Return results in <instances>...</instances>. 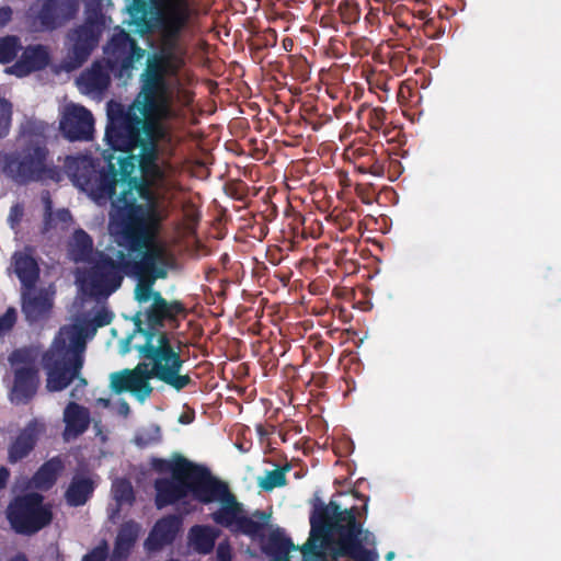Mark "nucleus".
<instances>
[{
  "instance_id": "nucleus-27",
  "label": "nucleus",
  "mask_w": 561,
  "mask_h": 561,
  "mask_svg": "<svg viewBox=\"0 0 561 561\" xmlns=\"http://www.w3.org/2000/svg\"><path fill=\"white\" fill-rule=\"evenodd\" d=\"M96 488L95 482L88 476L75 474L65 491V501L71 507L87 504Z\"/></svg>"
},
{
  "instance_id": "nucleus-26",
  "label": "nucleus",
  "mask_w": 561,
  "mask_h": 561,
  "mask_svg": "<svg viewBox=\"0 0 561 561\" xmlns=\"http://www.w3.org/2000/svg\"><path fill=\"white\" fill-rule=\"evenodd\" d=\"M110 71H112V67H110L107 59L105 61H94L90 68L80 75L77 80L78 84L87 93L102 94L111 84Z\"/></svg>"
},
{
  "instance_id": "nucleus-16",
  "label": "nucleus",
  "mask_w": 561,
  "mask_h": 561,
  "mask_svg": "<svg viewBox=\"0 0 561 561\" xmlns=\"http://www.w3.org/2000/svg\"><path fill=\"white\" fill-rule=\"evenodd\" d=\"M105 53L112 71H118L119 76L129 72L134 68V64L139 61L145 55V50L124 30L113 34Z\"/></svg>"
},
{
  "instance_id": "nucleus-24",
  "label": "nucleus",
  "mask_w": 561,
  "mask_h": 561,
  "mask_svg": "<svg viewBox=\"0 0 561 561\" xmlns=\"http://www.w3.org/2000/svg\"><path fill=\"white\" fill-rule=\"evenodd\" d=\"M182 525V517L175 514H170L158 519L147 539L149 549L160 550L165 546L172 545L176 539Z\"/></svg>"
},
{
  "instance_id": "nucleus-33",
  "label": "nucleus",
  "mask_w": 561,
  "mask_h": 561,
  "mask_svg": "<svg viewBox=\"0 0 561 561\" xmlns=\"http://www.w3.org/2000/svg\"><path fill=\"white\" fill-rule=\"evenodd\" d=\"M64 470V462L56 456L45 461L32 478L34 486L42 491L51 489L60 472Z\"/></svg>"
},
{
  "instance_id": "nucleus-8",
  "label": "nucleus",
  "mask_w": 561,
  "mask_h": 561,
  "mask_svg": "<svg viewBox=\"0 0 561 561\" xmlns=\"http://www.w3.org/2000/svg\"><path fill=\"white\" fill-rule=\"evenodd\" d=\"M154 339L148 337L142 345L136 348L139 356L149 360L151 369L147 368L149 380L156 378L176 391H181L191 383L193 379L188 374H181L184 359L179 351H175L167 332H160Z\"/></svg>"
},
{
  "instance_id": "nucleus-50",
  "label": "nucleus",
  "mask_w": 561,
  "mask_h": 561,
  "mask_svg": "<svg viewBox=\"0 0 561 561\" xmlns=\"http://www.w3.org/2000/svg\"><path fill=\"white\" fill-rule=\"evenodd\" d=\"M216 558L217 561H231L232 560V553H231V547L228 542H220L216 550Z\"/></svg>"
},
{
  "instance_id": "nucleus-20",
  "label": "nucleus",
  "mask_w": 561,
  "mask_h": 561,
  "mask_svg": "<svg viewBox=\"0 0 561 561\" xmlns=\"http://www.w3.org/2000/svg\"><path fill=\"white\" fill-rule=\"evenodd\" d=\"M79 4L77 0H45L35 16L38 31H54L71 20Z\"/></svg>"
},
{
  "instance_id": "nucleus-11",
  "label": "nucleus",
  "mask_w": 561,
  "mask_h": 561,
  "mask_svg": "<svg viewBox=\"0 0 561 561\" xmlns=\"http://www.w3.org/2000/svg\"><path fill=\"white\" fill-rule=\"evenodd\" d=\"M105 28V15L101 8L94 7L85 11L83 23L70 28L66 34L67 68L81 67L98 47Z\"/></svg>"
},
{
  "instance_id": "nucleus-9",
  "label": "nucleus",
  "mask_w": 561,
  "mask_h": 561,
  "mask_svg": "<svg viewBox=\"0 0 561 561\" xmlns=\"http://www.w3.org/2000/svg\"><path fill=\"white\" fill-rule=\"evenodd\" d=\"M117 215L123 244L130 252H137L153 242L162 222L168 217V211L162 209L156 199L150 203L125 207V211Z\"/></svg>"
},
{
  "instance_id": "nucleus-38",
  "label": "nucleus",
  "mask_w": 561,
  "mask_h": 561,
  "mask_svg": "<svg viewBox=\"0 0 561 561\" xmlns=\"http://www.w3.org/2000/svg\"><path fill=\"white\" fill-rule=\"evenodd\" d=\"M289 470L290 465L286 463L283 467L266 471L264 477L259 478L257 484L263 491L266 492L273 491L276 488H283L287 485L286 473Z\"/></svg>"
},
{
  "instance_id": "nucleus-15",
  "label": "nucleus",
  "mask_w": 561,
  "mask_h": 561,
  "mask_svg": "<svg viewBox=\"0 0 561 561\" xmlns=\"http://www.w3.org/2000/svg\"><path fill=\"white\" fill-rule=\"evenodd\" d=\"M184 312L185 307L181 301H168L160 291H156L152 304L145 312L147 328H142L141 313H137L134 318L136 331L141 333L145 339L158 337L159 330L164 327L165 321L175 320L179 314Z\"/></svg>"
},
{
  "instance_id": "nucleus-18",
  "label": "nucleus",
  "mask_w": 561,
  "mask_h": 561,
  "mask_svg": "<svg viewBox=\"0 0 561 561\" xmlns=\"http://www.w3.org/2000/svg\"><path fill=\"white\" fill-rule=\"evenodd\" d=\"M174 121H158L150 135H145L138 145L140 152L138 154V165L140 172L159 164L160 144L171 146L174 140L173 126Z\"/></svg>"
},
{
  "instance_id": "nucleus-53",
  "label": "nucleus",
  "mask_w": 561,
  "mask_h": 561,
  "mask_svg": "<svg viewBox=\"0 0 561 561\" xmlns=\"http://www.w3.org/2000/svg\"><path fill=\"white\" fill-rule=\"evenodd\" d=\"M12 19V9L10 7L0 8V30L3 28Z\"/></svg>"
},
{
  "instance_id": "nucleus-61",
  "label": "nucleus",
  "mask_w": 561,
  "mask_h": 561,
  "mask_svg": "<svg viewBox=\"0 0 561 561\" xmlns=\"http://www.w3.org/2000/svg\"><path fill=\"white\" fill-rule=\"evenodd\" d=\"M111 561H115L114 558Z\"/></svg>"
},
{
  "instance_id": "nucleus-39",
  "label": "nucleus",
  "mask_w": 561,
  "mask_h": 561,
  "mask_svg": "<svg viewBox=\"0 0 561 561\" xmlns=\"http://www.w3.org/2000/svg\"><path fill=\"white\" fill-rule=\"evenodd\" d=\"M358 158H362L364 164H367L369 174L381 178L385 175L386 163L388 158L386 156L378 157L375 150L369 148H358L356 150Z\"/></svg>"
},
{
  "instance_id": "nucleus-2",
  "label": "nucleus",
  "mask_w": 561,
  "mask_h": 561,
  "mask_svg": "<svg viewBox=\"0 0 561 561\" xmlns=\"http://www.w3.org/2000/svg\"><path fill=\"white\" fill-rule=\"evenodd\" d=\"M368 499L364 504L342 510L340 504L330 501L328 504L314 505L310 515V533L307 547L314 540H323L329 546L333 559L353 561H378L375 550L376 537L364 529L367 517Z\"/></svg>"
},
{
  "instance_id": "nucleus-41",
  "label": "nucleus",
  "mask_w": 561,
  "mask_h": 561,
  "mask_svg": "<svg viewBox=\"0 0 561 561\" xmlns=\"http://www.w3.org/2000/svg\"><path fill=\"white\" fill-rule=\"evenodd\" d=\"M335 12L340 18V21L346 26L357 24L362 13L359 4L355 0H342L337 4Z\"/></svg>"
},
{
  "instance_id": "nucleus-5",
  "label": "nucleus",
  "mask_w": 561,
  "mask_h": 561,
  "mask_svg": "<svg viewBox=\"0 0 561 561\" xmlns=\"http://www.w3.org/2000/svg\"><path fill=\"white\" fill-rule=\"evenodd\" d=\"M133 9L141 13L140 33L158 35L159 46L152 55L185 62L187 49L182 37L197 13L191 0H157L150 18L144 0H134Z\"/></svg>"
},
{
  "instance_id": "nucleus-40",
  "label": "nucleus",
  "mask_w": 561,
  "mask_h": 561,
  "mask_svg": "<svg viewBox=\"0 0 561 561\" xmlns=\"http://www.w3.org/2000/svg\"><path fill=\"white\" fill-rule=\"evenodd\" d=\"M300 552L304 561H339L333 559L329 546L327 547L323 540L312 541L310 547H307V541L301 546Z\"/></svg>"
},
{
  "instance_id": "nucleus-19",
  "label": "nucleus",
  "mask_w": 561,
  "mask_h": 561,
  "mask_svg": "<svg viewBox=\"0 0 561 561\" xmlns=\"http://www.w3.org/2000/svg\"><path fill=\"white\" fill-rule=\"evenodd\" d=\"M110 380L114 393L130 392L139 402L148 399L153 391L145 364H138L134 369L112 373Z\"/></svg>"
},
{
  "instance_id": "nucleus-23",
  "label": "nucleus",
  "mask_w": 561,
  "mask_h": 561,
  "mask_svg": "<svg viewBox=\"0 0 561 561\" xmlns=\"http://www.w3.org/2000/svg\"><path fill=\"white\" fill-rule=\"evenodd\" d=\"M152 184L149 180L141 178H135L130 182L126 183L122 186V191L115 197H113L112 206L116 209L117 214L121 211H125V207H131V205H138L136 203L137 198L135 196V191L138 196L145 199L147 203L156 201V196L152 192Z\"/></svg>"
},
{
  "instance_id": "nucleus-32",
  "label": "nucleus",
  "mask_w": 561,
  "mask_h": 561,
  "mask_svg": "<svg viewBox=\"0 0 561 561\" xmlns=\"http://www.w3.org/2000/svg\"><path fill=\"white\" fill-rule=\"evenodd\" d=\"M300 548L296 547L289 537L276 530L270 534L267 541L263 546V552L271 557L273 561H290L289 552L297 549L300 550Z\"/></svg>"
},
{
  "instance_id": "nucleus-22",
  "label": "nucleus",
  "mask_w": 561,
  "mask_h": 561,
  "mask_svg": "<svg viewBox=\"0 0 561 561\" xmlns=\"http://www.w3.org/2000/svg\"><path fill=\"white\" fill-rule=\"evenodd\" d=\"M45 432V425L38 420H31L20 431L15 439L9 446V461L15 463L27 457L35 448L37 440Z\"/></svg>"
},
{
  "instance_id": "nucleus-43",
  "label": "nucleus",
  "mask_w": 561,
  "mask_h": 561,
  "mask_svg": "<svg viewBox=\"0 0 561 561\" xmlns=\"http://www.w3.org/2000/svg\"><path fill=\"white\" fill-rule=\"evenodd\" d=\"M114 499L118 504H133L135 493L131 483L126 479H121L113 484Z\"/></svg>"
},
{
  "instance_id": "nucleus-31",
  "label": "nucleus",
  "mask_w": 561,
  "mask_h": 561,
  "mask_svg": "<svg viewBox=\"0 0 561 561\" xmlns=\"http://www.w3.org/2000/svg\"><path fill=\"white\" fill-rule=\"evenodd\" d=\"M38 374L32 366L21 367L14 374V393L15 397L22 401L27 402L31 400L37 390Z\"/></svg>"
},
{
  "instance_id": "nucleus-55",
  "label": "nucleus",
  "mask_w": 561,
  "mask_h": 561,
  "mask_svg": "<svg viewBox=\"0 0 561 561\" xmlns=\"http://www.w3.org/2000/svg\"><path fill=\"white\" fill-rule=\"evenodd\" d=\"M9 477H10L9 470L4 467H1L0 468V490L7 485Z\"/></svg>"
},
{
  "instance_id": "nucleus-25",
  "label": "nucleus",
  "mask_w": 561,
  "mask_h": 561,
  "mask_svg": "<svg viewBox=\"0 0 561 561\" xmlns=\"http://www.w3.org/2000/svg\"><path fill=\"white\" fill-rule=\"evenodd\" d=\"M48 64V49L41 44L30 45L23 49L20 58L9 68V73L22 78L46 68Z\"/></svg>"
},
{
  "instance_id": "nucleus-57",
  "label": "nucleus",
  "mask_w": 561,
  "mask_h": 561,
  "mask_svg": "<svg viewBox=\"0 0 561 561\" xmlns=\"http://www.w3.org/2000/svg\"><path fill=\"white\" fill-rule=\"evenodd\" d=\"M356 170L357 172L362 173V174H367L369 173V169L367 167V164H364V162H359L357 165H356Z\"/></svg>"
},
{
  "instance_id": "nucleus-56",
  "label": "nucleus",
  "mask_w": 561,
  "mask_h": 561,
  "mask_svg": "<svg viewBox=\"0 0 561 561\" xmlns=\"http://www.w3.org/2000/svg\"><path fill=\"white\" fill-rule=\"evenodd\" d=\"M7 561H28V559L24 553L19 552L15 556L9 558Z\"/></svg>"
},
{
  "instance_id": "nucleus-60",
  "label": "nucleus",
  "mask_w": 561,
  "mask_h": 561,
  "mask_svg": "<svg viewBox=\"0 0 561 561\" xmlns=\"http://www.w3.org/2000/svg\"><path fill=\"white\" fill-rule=\"evenodd\" d=\"M386 560L387 561H391L393 558H394V552L393 551H389L387 554H386Z\"/></svg>"
},
{
  "instance_id": "nucleus-36",
  "label": "nucleus",
  "mask_w": 561,
  "mask_h": 561,
  "mask_svg": "<svg viewBox=\"0 0 561 561\" xmlns=\"http://www.w3.org/2000/svg\"><path fill=\"white\" fill-rule=\"evenodd\" d=\"M93 251V240L83 229H76L69 243V253L75 262L87 261Z\"/></svg>"
},
{
  "instance_id": "nucleus-54",
  "label": "nucleus",
  "mask_w": 561,
  "mask_h": 561,
  "mask_svg": "<svg viewBox=\"0 0 561 561\" xmlns=\"http://www.w3.org/2000/svg\"><path fill=\"white\" fill-rule=\"evenodd\" d=\"M56 217L61 222H68L71 220V214L68 209L62 208L56 213Z\"/></svg>"
},
{
  "instance_id": "nucleus-52",
  "label": "nucleus",
  "mask_w": 561,
  "mask_h": 561,
  "mask_svg": "<svg viewBox=\"0 0 561 561\" xmlns=\"http://www.w3.org/2000/svg\"><path fill=\"white\" fill-rule=\"evenodd\" d=\"M43 202L45 205V214H44L45 225L50 226L51 221H53L54 213H53V203L50 201L48 193H46V195L43 196Z\"/></svg>"
},
{
  "instance_id": "nucleus-42",
  "label": "nucleus",
  "mask_w": 561,
  "mask_h": 561,
  "mask_svg": "<svg viewBox=\"0 0 561 561\" xmlns=\"http://www.w3.org/2000/svg\"><path fill=\"white\" fill-rule=\"evenodd\" d=\"M21 49L20 37L15 35L0 37V64L7 65L13 61Z\"/></svg>"
},
{
  "instance_id": "nucleus-17",
  "label": "nucleus",
  "mask_w": 561,
  "mask_h": 561,
  "mask_svg": "<svg viewBox=\"0 0 561 561\" xmlns=\"http://www.w3.org/2000/svg\"><path fill=\"white\" fill-rule=\"evenodd\" d=\"M59 129L69 141H90L94 135V117L83 105L69 104L61 114Z\"/></svg>"
},
{
  "instance_id": "nucleus-29",
  "label": "nucleus",
  "mask_w": 561,
  "mask_h": 561,
  "mask_svg": "<svg viewBox=\"0 0 561 561\" xmlns=\"http://www.w3.org/2000/svg\"><path fill=\"white\" fill-rule=\"evenodd\" d=\"M220 531L209 525H194L187 534L188 546L198 554H208L214 548Z\"/></svg>"
},
{
  "instance_id": "nucleus-44",
  "label": "nucleus",
  "mask_w": 561,
  "mask_h": 561,
  "mask_svg": "<svg viewBox=\"0 0 561 561\" xmlns=\"http://www.w3.org/2000/svg\"><path fill=\"white\" fill-rule=\"evenodd\" d=\"M160 440L161 432L158 425H153L149 430H142L138 432L134 438V443L140 448L157 444Z\"/></svg>"
},
{
  "instance_id": "nucleus-51",
  "label": "nucleus",
  "mask_w": 561,
  "mask_h": 561,
  "mask_svg": "<svg viewBox=\"0 0 561 561\" xmlns=\"http://www.w3.org/2000/svg\"><path fill=\"white\" fill-rule=\"evenodd\" d=\"M23 214V207L20 204H15L11 207L9 214V221L11 222L12 227H14L21 221Z\"/></svg>"
},
{
  "instance_id": "nucleus-49",
  "label": "nucleus",
  "mask_w": 561,
  "mask_h": 561,
  "mask_svg": "<svg viewBox=\"0 0 561 561\" xmlns=\"http://www.w3.org/2000/svg\"><path fill=\"white\" fill-rule=\"evenodd\" d=\"M16 322V310L13 307H9L7 311L0 316V336L8 333L14 327Z\"/></svg>"
},
{
  "instance_id": "nucleus-58",
  "label": "nucleus",
  "mask_w": 561,
  "mask_h": 561,
  "mask_svg": "<svg viewBox=\"0 0 561 561\" xmlns=\"http://www.w3.org/2000/svg\"><path fill=\"white\" fill-rule=\"evenodd\" d=\"M121 412L127 415L129 413V405L127 402H123L119 408Z\"/></svg>"
},
{
  "instance_id": "nucleus-59",
  "label": "nucleus",
  "mask_w": 561,
  "mask_h": 561,
  "mask_svg": "<svg viewBox=\"0 0 561 561\" xmlns=\"http://www.w3.org/2000/svg\"><path fill=\"white\" fill-rule=\"evenodd\" d=\"M79 374H81V371H80ZM76 379H78V380H79V386H81V387H85V386H87V383H88V382H87V379H85V378H83V377H80V375H78V377H76L73 380H76Z\"/></svg>"
},
{
  "instance_id": "nucleus-37",
  "label": "nucleus",
  "mask_w": 561,
  "mask_h": 561,
  "mask_svg": "<svg viewBox=\"0 0 561 561\" xmlns=\"http://www.w3.org/2000/svg\"><path fill=\"white\" fill-rule=\"evenodd\" d=\"M50 126L38 119H27L24 124L21 125V136L25 139L24 145L28 146H37L41 144L47 145V136Z\"/></svg>"
},
{
  "instance_id": "nucleus-47",
  "label": "nucleus",
  "mask_w": 561,
  "mask_h": 561,
  "mask_svg": "<svg viewBox=\"0 0 561 561\" xmlns=\"http://www.w3.org/2000/svg\"><path fill=\"white\" fill-rule=\"evenodd\" d=\"M387 118V112L382 107H374L368 112V125L373 130H380Z\"/></svg>"
},
{
  "instance_id": "nucleus-4",
  "label": "nucleus",
  "mask_w": 561,
  "mask_h": 561,
  "mask_svg": "<svg viewBox=\"0 0 561 561\" xmlns=\"http://www.w3.org/2000/svg\"><path fill=\"white\" fill-rule=\"evenodd\" d=\"M105 150L103 159L105 168H100L96 160L89 156H68L64 163L67 176L82 192L98 203L106 202L116 196V186H124L136 176L135 156L131 152Z\"/></svg>"
},
{
  "instance_id": "nucleus-21",
  "label": "nucleus",
  "mask_w": 561,
  "mask_h": 561,
  "mask_svg": "<svg viewBox=\"0 0 561 561\" xmlns=\"http://www.w3.org/2000/svg\"><path fill=\"white\" fill-rule=\"evenodd\" d=\"M55 291L48 288H23L21 294V309L28 323H36L50 313L54 306Z\"/></svg>"
},
{
  "instance_id": "nucleus-1",
  "label": "nucleus",
  "mask_w": 561,
  "mask_h": 561,
  "mask_svg": "<svg viewBox=\"0 0 561 561\" xmlns=\"http://www.w3.org/2000/svg\"><path fill=\"white\" fill-rule=\"evenodd\" d=\"M184 61L151 55L141 75V89L128 108L122 104H110L105 140L110 149L133 152L140 139L150 135L158 121H178L180 111L172 104L169 77H178Z\"/></svg>"
},
{
  "instance_id": "nucleus-10",
  "label": "nucleus",
  "mask_w": 561,
  "mask_h": 561,
  "mask_svg": "<svg viewBox=\"0 0 561 561\" xmlns=\"http://www.w3.org/2000/svg\"><path fill=\"white\" fill-rule=\"evenodd\" d=\"M49 150L46 144L37 146L24 145L20 156L5 154L3 158V173L13 181L26 184L51 180H60L59 169L48 164Z\"/></svg>"
},
{
  "instance_id": "nucleus-7",
  "label": "nucleus",
  "mask_w": 561,
  "mask_h": 561,
  "mask_svg": "<svg viewBox=\"0 0 561 561\" xmlns=\"http://www.w3.org/2000/svg\"><path fill=\"white\" fill-rule=\"evenodd\" d=\"M152 469L159 473H170V477L158 478L153 482L154 505L158 510L175 505L192 495L199 488L210 470L178 455L169 460L152 458Z\"/></svg>"
},
{
  "instance_id": "nucleus-14",
  "label": "nucleus",
  "mask_w": 561,
  "mask_h": 561,
  "mask_svg": "<svg viewBox=\"0 0 561 561\" xmlns=\"http://www.w3.org/2000/svg\"><path fill=\"white\" fill-rule=\"evenodd\" d=\"M139 252V260H131L126 255L127 276L150 278L151 282L167 278L173 257L163 245L151 242Z\"/></svg>"
},
{
  "instance_id": "nucleus-34",
  "label": "nucleus",
  "mask_w": 561,
  "mask_h": 561,
  "mask_svg": "<svg viewBox=\"0 0 561 561\" xmlns=\"http://www.w3.org/2000/svg\"><path fill=\"white\" fill-rule=\"evenodd\" d=\"M139 534V525L134 520L121 525L113 550L114 559H126L134 547Z\"/></svg>"
},
{
  "instance_id": "nucleus-46",
  "label": "nucleus",
  "mask_w": 561,
  "mask_h": 561,
  "mask_svg": "<svg viewBox=\"0 0 561 561\" xmlns=\"http://www.w3.org/2000/svg\"><path fill=\"white\" fill-rule=\"evenodd\" d=\"M138 279V284L135 289V298L139 302H147L148 300H153V295L156 291L152 290V286L156 282H151L150 278L136 277Z\"/></svg>"
},
{
  "instance_id": "nucleus-28",
  "label": "nucleus",
  "mask_w": 561,
  "mask_h": 561,
  "mask_svg": "<svg viewBox=\"0 0 561 561\" xmlns=\"http://www.w3.org/2000/svg\"><path fill=\"white\" fill-rule=\"evenodd\" d=\"M175 171V167L170 161H162L142 171L141 175L157 190L169 193L178 187L174 180Z\"/></svg>"
},
{
  "instance_id": "nucleus-45",
  "label": "nucleus",
  "mask_w": 561,
  "mask_h": 561,
  "mask_svg": "<svg viewBox=\"0 0 561 561\" xmlns=\"http://www.w3.org/2000/svg\"><path fill=\"white\" fill-rule=\"evenodd\" d=\"M12 121V104L0 96V138L9 134Z\"/></svg>"
},
{
  "instance_id": "nucleus-13",
  "label": "nucleus",
  "mask_w": 561,
  "mask_h": 561,
  "mask_svg": "<svg viewBox=\"0 0 561 561\" xmlns=\"http://www.w3.org/2000/svg\"><path fill=\"white\" fill-rule=\"evenodd\" d=\"M117 260L101 253L88 272V285L90 295L94 298L106 299L115 293L124 280L126 253L117 251Z\"/></svg>"
},
{
  "instance_id": "nucleus-3",
  "label": "nucleus",
  "mask_w": 561,
  "mask_h": 561,
  "mask_svg": "<svg viewBox=\"0 0 561 561\" xmlns=\"http://www.w3.org/2000/svg\"><path fill=\"white\" fill-rule=\"evenodd\" d=\"M113 320L114 313L103 306L91 319L59 329L50 347L42 356L48 391H62L78 377L84 364L85 339L93 336L99 328L111 324Z\"/></svg>"
},
{
  "instance_id": "nucleus-48",
  "label": "nucleus",
  "mask_w": 561,
  "mask_h": 561,
  "mask_svg": "<svg viewBox=\"0 0 561 561\" xmlns=\"http://www.w3.org/2000/svg\"><path fill=\"white\" fill-rule=\"evenodd\" d=\"M108 557V546L105 540L83 556L81 561H106Z\"/></svg>"
},
{
  "instance_id": "nucleus-12",
  "label": "nucleus",
  "mask_w": 561,
  "mask_h": 561,
  "mask_svg": "<svg viewBox=\"0 0 561 561\" xmlns=\"http://www.w3.org/2000/svg\"><path fill=\"white\" fill-rule=\"evenodd\" d=\"M7 518L12 529L20 535H33L49 525L53 512L44 504V496L30 492L16 496L7 508Z\"/></svg>"
},
{
  "instance_id": "nucleus-30",
  "label": "nucleus",
  "mask_w": 561,
  "mask_h": 561,
  "mask_svg": "<svg viewBox=\"0 0 561 561\" xmlns=\"http://www.w3.org/2000/svg\"><path fill=\"white\" fill-rule=\"evenodd\" d=\"M90 411L77 402H69L64 410L66 434L77 437L83 434L90 425Z\"/></svg>"
},
{
  "instance_id": "nucleus-35",
  "label": "nucleus",
  "mask_w": 561,
  "mask_h": 561,
  "mask_svg": "<svg viewBox=\"0 0 561 561\" xmlns=\"http://www.w3.org/2000/svg\"><path fill=\"white\" fill-rule=\"evenodd\" d=\"M14 272L23 288H32L39 278V267L34 257L27 254L14 255Z\"/></svg>"
},
{
  "instance_id": "nucleus-6",
  "label": "nucleus",
  "mask_w": 561,
  "mask_h": 561,
  "mask_svg": "<svg viewBox=\"0 0 561 561\" xmlns=\"http://www.w3.org/2000/svg\"><path fill=\"white\" fill-rule=\"evenodd\" d=\"M193 497L203 504L219 502L220 506L210 514V518L216 525L234 535L260 536L264 529L265 520L268 518L260 510L255 511L253 516L259 517L262 522L249 517L243 504L237 500L228 484L214 477L211 472L202 482Z\"/></svg>"
}]
</instances>
